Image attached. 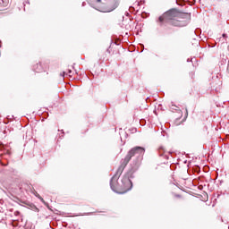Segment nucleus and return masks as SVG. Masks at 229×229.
Masks as SVG:
<instances>
[{
  "label": "nucleus",
  "mask_w": 229,
  "mask_h": 229,
  "mask_svg": "<svg viewBox=\"0 0 229 229\" xmlns=\"http://www.w3.org/2000/svg\"><path fill=\"white\" fill-rule=\"evenodd\" d=\"M186 114H187V109H186Z\"/></svg>",
  "instance_id": "12"
},
{
  "label": "nucleus",
  "mask_w": 229,
  "mask_h": 229,
  "mask_svg": "<svg viewBox=\"0 0 229 229\" xmlns=\"http://www.w3.org/2000/svg\"><path fill=\"white\" fill-rule=\"evenodd\" d=\"M227 72L229 73V60H228V63H227Z\"/></svg>",
  "instance_id": "10"
},
{
  "label": "nucleus",
  "mask_w": 229,
  "mask_h": 229,
  "mask_svg": "<svg viewBox=\"0 0 229 229\" xmlns=\"http://www.w3.org/2000/svg\"><path fill=\"white\" fill-rule=\"evenodd\" d=\"M158 153L160 157H165V158H169V155H171L170 151L165 150V148L159 147Z\"/></svg>",
  "instance_id": "4"
},
{
  "label": "nucleus",
  "mask_w": 229,
  "mask_h": 229,
  "mask_svg": "<svg viewBox=\"0 0 229 229\" xmlns=\"http://www.w3.org/2000/svg\"><path fill=\"white\" fill-rule=\"evenodd\" d=\"M226 34H223L222 38L216 39L217 42H222V44H225L226 42Z\"/></svg>",
  "instance_id": "7"
},
{
  "label": "nucleus",
  "mask_w": 229,
  "mask_h": 229,
  "mask_svg": "<svg viewBox=\"0 0 229 229\" xmlns=\"http://www.w3.org/2000/svg\"><path fill=\"white\" fill-rule=\"evenodd\" d=\"M120 0H108L106 4H101V0H97V5L95 7L98 12L108 13L114 12L117 6H119Z\"/></svg>",
  "instance_id": "3"
},
{
  "label": "nucleus",
  "mask_w": 229,
  "mask_h": 229,
  "mask_svg": "<svg viewBox=\"0 0 229 229\" xmlns=\"http://www.w3.org/2000/svg\"><path fill=\"white\" fill-rule=\"evenodd\" d=\"M144 153H146L144 148L134 147L121 160L116 174L110 181V187L114 192L126 194L128 191H131V187H133L131 178H133V173L140 167V162L144 158Z\"/></svg>",
  "instance_id": "1"
},
{
  "label": "nucleus",
  "mask_w": 229,
  "mask_h": 229,
  "mask_svg": "<svg viewBox=\"0 0 229 229\" xmlns=\"http://www.w3.org/2000/svg\"><path fill=\"white\" fill-rule=\"evenodd\" d=\"M33 71H35V72H42V64H36L33 66Z\"/></svg>",
  "instance_id": "6"
},
{
  "label": "nucleus",
  "mask_w": 229,
  "mask_h": 229,
  "mask_svg": "<svg viewBox=\"0 0 229 229\" xmlns=\"http://www.w3.org/2000/svg\"><path fill=\"white\" fill-rule=\"evenodd\" d=\"M189 13H180L175 9H171L165 13L157 20L159 26H165L171 24L172 26H177L178 28H183L189 24L190 19Z\"/></svg>",
  "instance_id": "2"
},
{
  "label": "nucleus",
  "mask_w": 229,
  "mask_h": 229,
  "mask_svg": "<svg viewBox=\"0 0 229 229\" xmlns=\"http://www.w3.org/2000/svg\"><path fill=\"white\" fill-rule=\"evenodd\" d=\"M23 4L24 6H26V4H30V1H26Z\"/></svg>",
  "instance_id": "9"
},
{
  "label": "nucleus",
  "mask_w": 229,
  "mask_h": 229,
  "mask_svg": "<svg viewBox=\"0 0 229 229\" xmlns=\"http://www.w3.org/2000/svg\"><path fill=\"white\" fill-rule=\"evenodd\" d=\"M8 6V0H0V12Z\"/></svg>",
  "instance_id": "5"
},
{
  "label": "nucleus",
  "mask_w": 229,
  "mask_h": 229,
  "mask_svg": "<svg viewBox=\"0 0 229 229\" xmlns=\"http://www.w3.org/2000/svg\"><path fill=\"white\" fill-rule=\"evenodd\" d=\"M65 74L67 76L71 77V76H72V70H68L67 72H64L63 73H61L62 78H64V76H65Z\"/></svg>",
  "instance_id": "8"
},
{
  "label": "nucleus",
  "mask_w": 229,
  "mask_h": 229,
  "mask_svg": "<svg viewBox=\"0 0 229 229\" xmlns=\"http://www.w3.org/2000/svg\"><path fill=\"white\" fill-rule=\"evenodd\" d=\"M39 199H41V201H44V199H42V198H40V197H38Z\"/></svg>",
  "instance_id": "11"
}]
</instances>
